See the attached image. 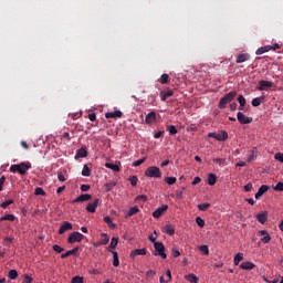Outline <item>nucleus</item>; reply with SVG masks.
<instances>
[{
    "instance_id": "obj_1",
    "label": "nucleus",
    "mask_w": 283,
    "mask_h": 283,
    "mask_svg": "<svg viewBox=\"0 0 283 283\" xmlns=\"http://www.w3.org/2000/svg\"><path fill=\"white\" fill-rule=\"evenodd\" d=\"M29 169H32V164L29 161L11 165L10 167L11 174H20L21 176H25Z\"/></svg>"
},
{
    "instance_id": "obj_2",
    "label": "nucleus",
    "mask_w": 283,
    "mask_h": 283,
    "mask_svg": "<svg viewBox=\"0 0 283 283\" xmlns=\"http://www.w3.org/2000/svg\"><path fill=\"white\" fill-rule=\"evenodd\" d=\"M235 96H238V92L230 91L228 94L221 97L218 105L219 109H224V107H227V105H229V103H231L235 98Z\"/></svg>"
},
{
    "instance_id": "obj_3",
    "label": "nucleus",
    "mask_w": 283,
    "mask_h": 283,
    "mask_svg": "<svg viewBox=\"0 0 283 283\" xmlns=\"http://www.w3.org/2000/svg\"><path fill=\"white\" fill-rule=\"evenodd\" d=\"M145 176L147 178H163V172H160V168L150 166L145 170Z\"/></svg>"
},
{
    "instance_id": "obj_4",
    "label": "nucleus",
    "mask_w": 283,
    "mask_h": 283,
    "mask_svg": "<svg viewBox=\"0 0 283 283\" xmlns=\"http://www.w3.org/2000/svg\"><path fill=\"white\" fill-rule=\"evenodd\" d=\"M154 247L156 251L155 255H159L161 260H167V253H165V245L163 242H155Z\"/></svg>"
},
{
    "instance_id": "obj_5",
    "label": "nucleus",
    "mask_w": 283,
    "mask_h": 283,
    "mask_svg": "<svg viewBox=\"0 0 283 283\" xmlns=\"http://www.w3.org/2000/svg\"><path fill=\"white\" fill-rule=\"evenodd\" d=\"M209 138H214L216 140L224 143V140L229 139V134L223 130L221 133H209L208 134Z\"/></svg>"
},
{
    "instance_id": "obj_6",
    "label": "nucleus",
    "mask_w": 283,
    "mask_h": 283,
    "mask_svg": "<svg viewBox=\"0 0 283 283\" xmlns=\"http://www.w3.org/2000/svg\"><path fill=\"white\" fill-rule=\"evenodd\" d=\"M84 238L85 235H83L81 232H73L69 235L67 242L69 244H74V242H82Z\"/></svg>"
},
{
    "instance_id": "obj_7",
    "label": "nucleus",
    "mask_w": 283,
    "mask_h": 283,
    "mask_svg": "<svg viewBox=\"0 0 283 283\" xmlns=\"http://www.w3.org/2000/svg\"><path fill=\"white\" fill-rule=\"evenodd\" d=\"M105 244H109V235H107V233L105 232H102L99 234V240L97 242H94L93 247L97 249L98 247H103Z\"/></svg>"
},
{
    "instance_id": "obj_8",
    "label": "nucleus",
    "mask_w": 283,
    "mask_h": 283,
    "mask_svg": "<svg viewBox=\"0 0 283 283\" xmlns=\"http://www.w3.org/2000/svg\"><path fill=\"white\" fill-rule=\"evenodd\" d=\"M237 118L241 125H249L253 123V117H248L247 115L242 114V112L237 114Z\"/></svg>"
},
{
    "instance_id": "obj_9",
    "label": "nucleus",
    "mask_w": 283,
    "mask_h": 283,
    "mask_svg": "<svg viewBox=\"0 0 283 283\" xmlns=\"http://www.w3.org/2000/svg\"><path fill=\"white\" fill-rule=\"evenodd\" d=\"M271 87H273V82L261 80L259 82L258 90L259 92H266L268 90H271Z\"/></svg>"
},
{
    "instance_id": "obj_10",
    "label": "nucleus",
    "mask_w": 283,
    "mask_h": 283,
    "mask_svg": "<svg viewBox=\"0 0 283 283\" xmlns=\"http://www.w3.org/2000/svg\"><path fill=\"white\" fill-rule=\"evenodd\" d=\"M99 205H101V199H95L94 202L88 203L86 206V211H88V213H96V209Z\"/></svg>"
},
{
    "instance_id": "obj_11",
    "label": "nucleus",
    "mask_w": 283,
    "mask_h": 283,
    "mask_svg": "<svg viewBox=\"0 0 283 283\" xmlns=\"http://www.w3.org/2000/svg\"><path fill=\"white\" fill-rule=\"evenodd\" d=\"M167 209H169V206H167V205H164V206L157 208L153 212V218H156V219L160 218L167 211Z\"/></svg>"
},
{
    "instance_id": "obj_12",
    "label": "nucleus",
    "mask_w": 283,
    "mask_h": 283,
    "mask_svg": "<svg viewBox=\"0 0 283 283\" xmlns=\"http://www.w3.org/2000/svg\"><path fill=\"white\" fill-rule=\"evenodd\" d=\"M72 223L70 221H64L59 229L60 235H63L66 231H72Z\"/></svg>"
},
{
    "instance_id": "obj_13",
    "label": "nucleus",
    "mask_w": 283,
    "mask_h": 283,
    "mask_svg": "<svg viewBox=\"0 0 283 283\" xmlns=\"http://www.w3.org/2000/svg\"><path fill=\"white\" fill-rule=\"evenodd\" d=\"M269 189H271V187H269L268 185H262L254 196L255 200H260V198H262L263 193H266V191H269Z\"/></svg>"
},
{
    "instance_id": "obj_14",
    "label": "nucleus",
    "mask_w": 283,
    "mask_h": 283,
    "mask_svg": "<svg viewBox=\"0 0 283 283\" xmlns=\"http://www.w3.org/2000/svg\"><path fill=\"white\" fill-rule=\"evenodd\" d=\"M247 61H251V55L249 53H240L235 63H247Z\"/></svg>"
},
{
    "instance_id": "obj_15",
    "label": "nucleus",
    "mask_w": 283,
    "mask_h": 283,
    "mask_svg": "<svg viewBox=\"0 0 283 283\" xmlns=\"http://www.w3.org/2000/svg\"><path fill=\"white\" fill-rule=\"evenodd\" d=\"M259 235L262 237L261 242H263V244H269V242H271V235L265 230L259 231Z\"/></svg>"
},
{
    "instance_id": "obj_16",
    "label": "nucleus",
    "mask_w": 283,
    "mask_h": 283,
    "mask_svg": "<svg viewBox=\"0 0 283 283\" xmlns=\"http://www.w3.org/2000/svg\"><path fill=\"white\" fill-rule=\"evenodd\" d=\"M136 255H147V249L143 248V249H135L130 252V258L134 260V258H136Z\"/></svg>"
},
{
    "instance_id": "obj_17",
    "label": "nucleus",
    "mask_w": 283,
    "mask_h": 283,
    "mask_svg": "<svg viewBox=\"0 0 283 283\" xmlns=\"http://www.w3.org/2000/svg\"><path fill=\"white\" fill-rule=\"evenodd\" d=\"M87 200H92V195H81L73 200V205H75L76 202H87Z\"/></svg>"
},
{
    "instance_id": "obj_18",
    "label": "nucleus",
    "mask_w": 283,
    "mask_h": 283,
    "mask_svg": "<svg viewBox=\"0 0 283 283\" xmlns=\"http://www.w3.org/2000/svg\"><path fill=\"white\" fill-rule=\"evenodd\" d=\"M240 269H242L243 271H253V269H255V265L253 264V262L245 261L240 264Z\"/></svg>"
},
{
    "instance_id": "obj_19",
    "label": "nucleus",
    "mask_w": 283,
    "mask_h": 283,
    "mask_svg": "<svg viewBox=\"0 0 283 283\" xmlns=\"http://www.w3.org/2000/svg\"><path fill=\"white\" fill-rule=\"evenodd\" d=\"M256 220L260 222V224H264L266 220H269V212L264 211L256 214Z\"/></svg>"
},
{
    "instance_id": "obj_20",
    "label": "nucleus",
    "mask_w": 283,
    "mask_h": 283,
    "mask_svg": "<svg viewBox=\"0 0 283 283\" xmlns=\"http://www.w3.org/2000/svg\"><path fill=\"white\" fill-rule=\"evenodd\" d=\"M156 120V112L151 111L145 117L146 125H151Z\"/></svg>"
},
{
    "instance_id": "obj_21",
    "label": "nucleus",
    "mask_w": 283,
    "mask_h": 283,
    "mask_svg": "<svg viewBox=\"0 0 283 283\" xmlns=\"http://www.w3.org/2000/svg\"><path fill=\"white\" fill-rule=\"evenodd\" d=\"M120 116H123V112L120 111H115L105 114V118H120Z\"/></svg>"
},
{
    "instance_id": "obj_22",
    "label": "nucleus",
    "mask_w": 283,
    "mask_h": 283,
    "mask_svg": "<svg viewBox=\"0 0 283 283\" xmlns=\"http://www.w3.org/2000/svg\"><path fill=\"white\" fill-rule=\"evenodd\" d=\"M266 52H271V45L261 46L255 51L256 56H260L262 54H266Z\"/></svg>"
},
{
    "instance_id": "obj_23",
    "label": "nucleus",
    "mask_w": 283,
    "mask_h": 283,
    "mask_svg": "<svg viewBox=\"0 0 283 283\" xmlns=\"http://www.w3.org/2000/svg\"><path fill=\"white\" fill-rule=\"evenodd\" d=\"M174 94L172 90L169 91H161L159 96L161 98L163 102L167 101V98H169L171 95Z\"/></svg>"
},
{
    "instance_id": "obj_24",
    "label": "nucleus",
    "mask_w": 283,
    "mask_h": 283,
    "mask_svg": "<svg viewBox=\"0 0 283 283\" xmlns=\"http://www.w3.org/2000/svg\"><path fill=\"white\" fill-rule=\"evenodd\" d=\"M116 247H118V238L113 237L111 239V243H109V245L107 248V251H109V253H112L113 252L112 249H116Z\"/></svg>"
},
{
    "instance_id": "obj_25",
    "label": "nucleus",
    "mask_w": 283,
    "mask_h": 283,
    "mask_svg": "<svg viewBox=\"0 0 283 283\" xmlns=\"http://www.w3.org/2000/svg\"><path fill=\"white\" fill-rule=\"evenodd\" d=\"M164 233L167 235H174V233H176V228H174L171 224H167L164 227Z\"/></svg>"
},
{
    "instance_id": "obj_26",
    "label": "nucleus",
    "mask_w": 283,
    "mask_h": 283,
    "mask_svg": "<svg viewBox=\"0 0 283 283\" xmlns=\"http://www.w3.org/2000/svg\"><path fill=\"white\" fill-rule=\"evenodd\" d=\"M264 103V96L255 97L252 99L253 107H260Z\"/></svg>"
},
{
    "instance_id": "obj_27",
    "label": "nucleus",
    "mask_w": 283,
    "mask_h": 283,
    "mask_svg": "<svg viewBox=\"0 0 283 283\" xmlns=\"http://www.w3.org/2000/svg\"><path fill=\"white\" fill-rule=\"evenodd\" d=\"M105 167H106V169H112V171H115L116 174H118V171H120V167L116 164L106 163Z\"/></svg>"
},
{
    "instance_id": "obj_28",
    "label": "nucleus",
    "mask_w": 283,
    "mask_h": 283,
    "mask_svg": "<svg viewBox=\"0 0 283 283\" xmlns=\"http://www.w3.org/2000/svg\"><path fill=\"white\" fill-rule=\"evenodd\" d=\"M77 158H87V150H85V148H80L75 155V159Z\"/></svg>"
},
{
    "instance_id": "obj_29",
    "label": "nucleus",
    "mask_w": 283,
    "mask_h": 283,
    "mask_svg": "<svg viewBox=\"0 0 283 283\" xmlns=\"http://www.w3.org/2000/svg\"><path fill=\"white\" fill-rule=\"evenodd\" d=\"M138 211H140V209L135 206L128 210L125 218H132V216H136V213H138Z\"/></svg>"
},
{
    "instance_id": "obj_30",
    "label": "nucleus",
    "mask_w": 283,
    "mask_h": 283,
    "mask_svg": "<svg viewBox=\"0 0 283 283\" xmlns=\"http://www.w3.org/2000/svg\"><path fill=\"white\" fill-rule=\"evenodd\" d=\"M116 181H111L104 185V191H106V193H109V191H112V189H114V187H116Z\"/></svg>"
},
{
    "instance_id": "obj_31",
    "label": "nucleus",
    "mask_w": 283,
    "mask_h": 283,
    "mask_svg": "<svg viewBox=\"0 0 283 283\" xmlns=\"http://www.w3.org/2000/svg\"><path fill=\"white\" fill-rule=\"evenodd\" d=\"M166 132H168L170 136H176V134H178V128H176L175 125H169L166 127Z\"/></svg>"
},
{
    "instance_id": "obj_32",
    "label": "nucleus",
    "mask_w": 283,
    "mask_h": 283,
    "mask_svg": "<svg viewBox=\"0 0 283 283\" xmlns=\"http://www.w3.org/2000/svg\"><path fill=\"white\" fill-rule=\"evenodd\" d=\"M216 182H218V177L213 174H210L208 176V185H210V187H213V185H216Z\"/></svg>"
},
{
    "instance_id": "obj_33",
    "label": "nucleus",
    "mask_w": 283,
    "mask_h": 283,
    "mask_svg": "<svg viewBox=\"0 0 283 283\" xmlns=\"http://www.w3.org/2000/svg\"><path fill=\"white\" fill-rule=\"evenodd\" d=\"M185 280L189 281L190 283H198L200 280L196 274H188L185 276Z\"/></svg>"
},
{
    "instance_id": "obj_34",
    "label": "nucleus",
    "mask_w": 283,
    "mask_h": 283,
    "mask_svg": "<svg viewBox=\"0 0 283 283\" xmlns=\"http://www.w3.org/2000/svg\"><path fill=\"white\" fill-rule=\"evenodd\" d=\"M238 102L240 104L239 109L242 112V109H244V105H247V98H244V95H239Z\"/></svg>"
},
{
    "instance_id": "obj_35",
    "label": "nucleus",
    "mask_w": 283,
    "mask_h": 283,
    "mask_svg": "<svg viewBox=\"0 0 283 283\" xmlns=\"http://www.w3.org/2000/svg\"><path fill=\"white\" fill-rule=\"evenodd\" d=\"M82 176H84L85 178H90V176H92V170L87 165H84L82 169Z\"/></svg>"
},
{
    "instance_id": "obj_36",
    "label": "nucleus",
    "mask_w": 283,
    "mask_h": 283,
    "mask_svg": "<svg viewBox=\"0 0 283 283\" xmlns=\"http://www.w3.org/2000/svg\"><path fill=\"white\" fill-rule=\"evenodd\" d=\"M6 220H8L9 222H14V220H17V217H14V214H6L0 218V222H3Z\"/></svg>"
},
{
    "instance_id": "obj_37",
    "label": "nucleus",
    "mask_w": 283,
    "mask_h": 283,
    "mask_svg": "<svg viewBox=\"0 0 283 283\" xmlns=\"http://www.w3.org/2000/svg\"><path fill=\"white\" fill-rule=\"evenodd\" d=\"M112 254H113V266H119L120 261L118 260V252L113 251Z\"/></svg>"
},
{
    "instance_id": "obj_38",
    "label": "nucleus",
    "mask_w": 283,
    "mask_h": 283,
    "mask_svg": "<svg viewBox=\"0 0 283 283\" xmlns=\"http://www.w3.org/2000/svg\"><path fill=\"white\" fill-rule=\"evenodd\" d=\"M170 78H169V74L164 73L160 78L159 82L161 83V85H167V83H169Z\"/></svg>"
},
{
    "instance_id": "obj_39",
    "label": "nucleus",
    "mask_w": 283,
    "mask_h": 283,
    "mask_svg": "<svg viewBox=\"0 0 283 283\" xmlns=\"http://www.w3.org/2000/svg\"><path fill=\"white\" fill-rule=\"evenodd\" d=\"M104 222L108 224L109 229H116V224L112 221V218L109 216L104 217Z\"/></svg>"
},
{
    "instance_id": "obj_40",
    "label": "nucleus",
    "mask_w": 283,
    "mask_h": 283,
    "mask_svg": "<svg viewBox=\"0 0 283 283\" xmlns=\"http://www.w3.org/2000/svg\"><path fill=\"white\" fill-rule=\"evenodd\" d=\"M9 280H17L19 277V272L17 270H10L8 273Z\"/></svg>"
},
{
    "instance_id": "obj_41",
    "label": "nucleus",
    "mask_w": 283,
    "mask_h": 283,
    "mask_svg": "<svg viewBox=\"0 0 283 283\" xmlns=\"http://www.w3.org/2000/svg\"><path fill=\"white\" fill-rule=\"evenodd\" d=\"M244 260V256L242 253H238L234 256V266H238V264H240V262H242Z\"/></svg>"
},
{
    "instance_id": "obj_42",
    "label": "nucleus",
    "mask_w": 283,
    "mask_h": 283,
    "mask_svg": "<svg viewBox=\"0 0 283 283\" xmlns=\"http://www.w3.org/2000/svg\"><path fill=\"white\" fill-rule=\"evenodd\" d=\"M258 158V155L255 154V150H250L248 153V163H252V160H255Z\"/></svg>"
},
{
    "instance_id": "obj_43",
    "label": "nucleus",
    "mask_w": 283,
    "mask_h": 283,
    "mask_svg": "<svg viewBox=\"0 0 283 283\" xmlns=\"http://www.w3.org/2000/svg\"><path fill=\"white\" fill-rule=\"evenodd\" d=\"M10 205H14V200L9 199V200L2 202V203L0 205V207H1V209H8V207H10Z\"/></svg>"
},
{
    "instance_id": "obj_44",
    "label": "nucleus",
    "mask_w": 283,
    "mask_h": 283,
    "mask_svg": "<svg viewBox=\"0 0 283 283\" xmlns=\"http://www.w3.org/2000/svg\"><path fill=\"white\" fill-rule=\"evenodd\" d=\"M199 251L202 253V255H209V247L208 245H200Z\"/></svg>"
},
{
    "instance_id": "obj_45",
    "label": "nucleus",
    "mask_w": 283,
    "mask_h": 283,
    "mask_svg": "<svg viewBox=\"0 0 283 283\" xmlns=\"http://www.w3.org/2000/svg\"><path fill=\"white\" fill-rule=\"evenodd\" d=\"M209 207H211V203H199L198 205L199 211H207V209H209Z\"/></svg>"
},
{
    "instance_id": "obj_46",
    "label": "nucleus",
    "mask_w": 283,
    "mask_h": 283,
    "mask_svg": "<svg viewBox=\"0 0 283 283\" xmlns=\"http://www.w3.org/2000/svg\"><path fill=\"white\" fill-rule=\"evenodd\" d=\"M176 177H166L165 178V182L167 184V185H176Z\"/></svg>"
},
{
    "instance_id": "obj_47",
    "label": "nucleus",
    "mask_w": 283,
    "mask_h": 283,
    "mask_svg": "<svg viewBox=\"0 0 283 283\" xmlns=\"http://www.w3.org/2000/svg\"><path fill=\"white\" fill-rule=\"evenodd\" d=\"M128 180H129L132 187H136L138 185V177H136V176L130 177Z\"/></svg>"
},
{
    "instance_id": "obj_48",
    "label": "nucleus",
    "mask_w": 283,
    "mask_h": 283,
    "mask_svg": "<svg viewBox=\"0 0 283 283\" xmlns=\"http://www.w3.org/2000/svg\"><path fill=\"white\" fill-rule=\"evenodd\" d=\"M34 195L35 196H45V190H43V188H41V187H38V188H35Z\"/></svg>"
},
{
    "instance_id": "obj_49",
    "label": "nucleus",
    "mask_w": 283,
    "mask_h": 283,
    "mask_svg": "<svg viewBox=\"0 0 283 283\" xmlns=\"http://www.w3.org/2000/svg\"><path fill=\"white\" fill-rule=\"evenodd\" d=\"M78 253V247L73 248L72 250L66 251V255H76Z\"/></svg>"
},
{
    "instance_id": "obj_50",
    "label": "nucleus",
    "mask_w": 283,
    "mask_h": 283,
    "mask_svg": "<svg viewBox=\"0 0 283 283\" xmlns=\"http://www.w3.org/2000/svg\"><path fill=\"white\" fill-rule=\"evenodd\" d=\"M196 223L198 224V227H200L201 229L205 227V220L200 217L196 218Z\"/></svg>"
},
{
    "instance_id": "obj_51",
    "label": "nucleus",
    "mask_w": 283,
    "mask_h": 283,
    "mask_svg": "<svg viewBox=\"0 0 283 283\" xmlns=\"http://www.w3.org/2000/svg\"><path fill=\"white\" fill-rule=\"evenodd\" d=\"M145 160H147V158H142L139 160H136L133 163V167H140V165H143V163H145Z\"/></svg>"
},
{
    "instance_id": "obj_52",
    "label": "nucleus",
    "mask_w": 283,
    "mask_h": 283,
    "mask_svg": "<svg viewBox=\"0 0 283 283\" xmlns=\"http://www.w3.org/2000/svg\"><path fill=\"white\" fill-rule=\"evenodd\" d=\"M53 251H55L56 253H63V251H65V249H63L59 244H54L53 245Z\"/></svg>"
},
{
    "instance_id": "obj_53",
    "label": "nucleus",
    "mask_w": 283,
    "mask_h": 283,
    "mask_svg": "<svg viewBox=\"0 0 283 283\" xmlns=\"http://www.w3.org/2000/svg\"><path fill=\"white\" fill-rule=\"evenodd\" d=\"M274 159L279 160V163H283V153H276Z\"/></svg>"
},
{
    "instance_id": "obj_54",
    "label": "nucleus",
    "mask_w": 283,
    "mask_h": 283,
    "mask_svg": "<svg viewBox=\"0 0 283 283\" xmlns=\"http://www.w3.org/2000/svg\"><path fill=\"white\" fill-rule=\"evenodd\" d=\"M154 233H155V237H154V234H150L149 237H148V240L150 241V242H154V244H156V239L158 238V234H157V232L156 231H154Z\"/></svg>"
},
{
    "instance_id": "obj_55",
    "label": "nucleus",
    "mask_w": 283,
    "mask_h": 283,
    "mask_svg": "<svg viewBox=\"0 0 283 283\" xmlns=\"http://www.w3.org/2000/svg\"><path fill=\"white\" fill-rule=\"evenodd\" d=\"M4 242H7V247H10V244H12V242H14V238L12 237H4Z\"/></svg>"
},
{
    "instance_id": "obj_56",
    "label": "nucleus",
    "mask_w": 283,
    "mask_h": 283,
    "mask_svg": "<svg viewBox=\"0 0 283 283\" xmlns=\"http://www.w3.org/2000/svg\"><path fill=\"white\" fill-rule=\"evenodd\" d=\"M274 190L275 191H283V182L282 181H279L276 184V186L274 187Z\"/></svg>"
},
{
    "instance_id": "obj_57",
    "label": "nucleus",
    "mask_w": 283,
    "mask_h": 283,
    "mask_svg": "<svg viewBox=\"0 0 283 283\" xmlns=\"http://www.w3.org/2000/svg\"><path fill=\"white\" fill-rule=\"evenodd\" d=\"M164 135H165L164 130H158L157 133L154 134V138H163Z\"/></svg>"
},
{
    "instance_id": "obj_58",
    "label": "nucleus",
    "mask_w": 283,
    "mask_h": 283,
    "mask_svg": "<svg viewBox=\"0 0 283 283\" xmlns=\"http://www.w3.org/2000/svg\"><path fill=\"white\" fill-rule=\"evenodd\" d=\"M23 282H24V283H31V282H33V279H32V276L25 274Z\"/></svg>"
},
{
    "instance_id": "obj_59",
    "label": "nucleus",
    "mask_w": 283,
    "mask_h": 283,
    "mask_svg": "<svg viewBox=\"0 0 283 283\" xmlns=\"http://www.w3.org/2000/svg\"><path fill=\"white\" fill-rule=\"evenodd\" d=\"M245 191H253V184L249 182L248 185L244 186Z\"/></svg>"
},
{
    "instance_id": "obj_60",
    "label": "nucleus",
    "mask_w": 283,
    "mask_h": 283,
    "mask_svg": "<svg viewBox=\"0 0 283 283\" xmlns=\"http://www.w3.org/2000/svg\"><path fill=\"white\" fill-rule=\"evenodd\" d=\"M57 180H60V182H65V176H63V172H59L57 174Z\"/></svg>"
},
{
    "instance_id": "obj_61",
    "label": "nucleus",
    "mask_w": 283,
    "mask_h": 283,
    "mask_svg": "<svg viewBox=\"0 0 283 283\" xmlns=\"http://www.w3.org/2000/svg\"><path fill=\"white\" fill-rule=\"evenodd\" d=\"M201 178L200 177H195L193 180H192V185L196 186V185H200L201 182Z\"/></svg>"
},
{
    "instance_id": "obj_62",
    "label": "nucleus",
    "mask_w": 283,
    "mask_h": 283,
    "mask_svg": "<svg viewBox=\"0 0 283 283\" xmlns=\"http://www.w3.org/2000/svg\"><path fill=\"white\" fill-rule=\"evenodd\" d=\"M172 258H180V251L172 249Z\"/></svg>"
},
{
    "instance_id": "obj_63",
    "label": "nucleus",
    "mask_w": 283,
    "mask_h": 283,
    "mask_svg": "<svg viewBox=\"0 0 283 283\" xmlns=\"http://www.w3.org/2000/svg\"><path fill=\"white\" fill-rule=\"evenodd\" d=\"M166 277H168V280H166V282H171V270L166 271Z\"/></svg>"
},
{
    "instance_id": "obj_64",
    "label": "nucleus",
    "mask_w": 283,
    "mask_h": 283,
    "mask_svg": "<svg viewBox=\"0 0 283 283\" xmlns=\"http://www.w3.org/2000/svg\"><path fill=\"white\" fill-rule=\"evenodd\" d=\"M88 119L92 120V123H94V120H96V113H91L88 115Z\"/></svg>"
}]
</instances>
